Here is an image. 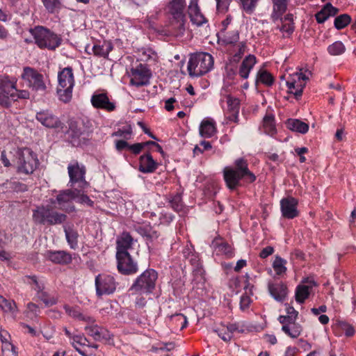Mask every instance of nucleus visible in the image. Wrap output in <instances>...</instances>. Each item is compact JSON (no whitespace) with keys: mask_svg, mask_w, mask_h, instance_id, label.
I'll use <instances>...</instances> for the list:
<instances>
[{"mask_svg":"<svg viewBox=\"0 0 356 356\" xmlns=\"http://www.w3.org/2000/svg\"><path fill=\"white\" fill-rule=\"evenodd\" d=\"M250 303H251V299H250V296H248V295L245 294L241 297L240 308L242 310H245V309L248 308Z\"/></svg>","mask_w":356,"mask_h":356,"instance_id":"680f3d73","label":"nucleus"},{"mask_svg":"<svg viewBox=\"0 0 356 356\" xmlns=\"http://www.w3.org/2000/svg\"><path fill=\"white\" fill-rule=\"evenodd\" d=\"M185 0H170L167 6L170 18V27L175 36H181L186 31V17L184 13Z\"/></svg>","mask_w":356,"mask_h":356,"instance_id":"f03ea898","label":"nucleus"},{"mask_svg":"<svg viewBox=\"0 0 356 356\" xmlns=\"http://www.w3.org/2000/svg\"><path fill=\"white\" fill-rule=\"evenodd\" d=\"M158 164L153 159L149 153H147L140 157L139 170L143 173L153 172L157 168Z\"/></svg>","mask_w":356,"mask_h":356,"instance_id":"a878e982","label":"nucleus"},{"mask_svg":"<svg viewBox=\"0 0 356 356\" xmlns=\"http://www.w3.org/2000/svg\"><path fill=\"white\" fill-rule=\"evenodd\" d=\"M47 258L55 264H68L72 261L71 255L65 251H51L49 250L46 253Z\"/></svg>","mask_w":356,"mask_h":356,"instance_id":"b1692460","label":"nucleus"},{"mask_svg":"<svg viewBox=\"0 0 356 356\" xmlns=\"http://www.w3.org/2000/svg\"><path fill=\"white\" fill-rule=\"evenodd\" d=\"M346 50L344 44L341 41H337L327 47V51L332 56L342 54Z\"/></svg>","mask_w":356,"mask_h":356,"instance_id":"a18cd8bd","label":"nucleus"},{"mask_svg":"<svg viewBox=\"0 0 356 356\" xmlns=\"http://www.w3.org/2000/svg\"><path fill=\"white\" fill-rule=\"evenodd\" d=\"M130 76V85L139 88L149 83L152 73L147 65L139 64L131 69Z\"/></svg>","mask_w":356,"mask_h":356,"instance_id":"ddd939ff","label":"nucleus"},{"mask_svg":"<svg viewBox=\"0 0 356 356\" xmlns=\"http://www.w3.org/2000/svg\"><path fill=\"white\" fill-rule=\"evenodd\" d=\"M27 279L30 280L29 282V284L33 285L32 289L36 292L44 289V284L39 282L35 275H29L26 277Z\"/></svg>","mask_w":356,"mask_h":356,"instance_id":"13d9d810","label":"nucleus"},{"mask_svg":"<svg viewBox=\"0 0 356 356\" xmlns=\"http://www.w3.org/2000/svg\"><path fill=\"white\" fill-rule=\"evenodd\" d=\"M133 238L128 232H123L117 239V252L116 254L122 253H129L128 250L133 245Z\"/></svg>","mask_w":356,"mask_h":356,"instance_id":"bb28decb","label":"nucleus"},{"mask_svg":"<svg viewBox=\"0 0 356 356\" xmlns=\"http://www.w3.org/2000/svg\"><path fill=\"white\" fill-rule=\"evenodd\" d=\"M87 343H88V340L83 334H74L71 339L72 346L82 356H87V355L84 351L81 350L79 346H86Z\"/></svg>","mask_w":356,"mask_h":356,"instance_id":"72a5a7b5","label":"nucleus"},{"mask_svg":"<svg viewBox=\"0 0 356 356\" xmlns=\"http://www.w3.org/2000/svg\"><path fill=\"white\" fill-rule=\"evenodd\" d=\"M351 22V17L348 14H342L337 16L334 19V27L337 30H341L348 25Z\"/></svg>","mask_w":356,"mask_h":356,"instance_id":"37998d69","label":"nucleus"},{"mask_svg":"<svg viewBox=\"0 0 356 356\" xmlns=\"http://www.w3.org/2000/svg\"><path fill=\"white\" fill-rule=\"evenodd\" d=\"M215 122L212 120H204L200 126V134L204 138H210L216 133Z\"/></svg>","mask_w":356,"mask_h":356,"instance_id":"2f4dec72","label":"nucleus"},{"mask_svg":"<svg viewBox=\"0 0 356 356\" xmlns=\"http://www.w3.org/2000/svg\"><path fill=\"white\" fill-rule=\"evenodd\" d=\"M113 47L109 43H104L102 45L95 44L92 47L95 55L102 57H107L109 52L112 50Z\"/></svg>","mask_w":356,"mask_h":356,"instance_id":"ea45409f","label":"nucleus"},{"mask_svg":"<svg viewBox=\"0 0 356 356\" xmlns=\"http://www.w3.org/2000/svg\"><path fill=\"white\" fill-rule=\"evenodd\" d=\"M338 11V8L334 7L330 3H327L315 15L316 19L318 23L322 24L330 16H334L337 15Z\"/></svg>","mask_w":356,"mask_h":356,"instance_id":"cd10ccee","label":"nucleus"},{"mask_svg":"<svg viewBox=\"0 0 356 356\" xmlns=\"http://www.w3.org/2000/svg\"><path fill=\"white\" fill-rule=\"evenodd\" d=\"M32 218L36 225H56L64 223L67 216L56 211L51 205H42L33 210Z\"/></svg>","mask_w":356,"mask_h":356,"instance_id":"20e7f679","label":"nucleus"},{"mask_svg":"<svg viewBox=\"0 0 356 356\" xmlns=\"http://www.w3.org/2000/svg\"><path fill=\"white\" fill-rule=\"evenodd\" d=\"M36 120L47 128L63 129L64 126L59 118L49 110L38 112L36 113Z\"/></svg>","mask_w":356,"mask_h":356,"instance_id":"f3484780","label":"nucleus"},{"mask_svg":"<svg viewBox=\"0 0 356 356\" xmlns=\"http://www.w3.org/2000/svg\"><path fill=\"white\" fill-rule=\"evenodd\" d=\"M67 170L71 186L77 184L79 188H85L88 186V183L85 179L86 170L83 165L75 161L68 165Z\"/></svg>","mask_w":356,"mask_h":356,"instance_id":"4468645a","label":"nucleus"},{"mask_svg":"<svg viewBox=\"0 0 356 356\" xmlns=\"http://www.w3.org/2000/svg\"><path fill=\"white\" fill-rule=\"evenodd\" d=\"M144 148V144L136 143L134 145H129V149L134 154H138L141 150Z\"/></svg>","mask_w":356,"mask_h":356,"instance_id":"338daca9","label":"nucleus"},{"mask_svg":"<svg viewBox=\"0 0 356 356\" xmlns=\"http://www.w3.org/2000/svg\"><path fill=\"white\" fill-rule=\"evenodd\" d=\"M137 232L143 237L151 241L156 239L159 237L157 231L154 229L151 226L145 225L139 226L137 228Z\"/></svg>","mask_w":356,"mask_h":356,"instance_id":"c9c22d12","label":"nucleus"},{"mask_svg":"<svg viewBox=\"0 0 356 356\" xmlns=\"http://www.w3.org/2000/svg\"><path fill=\"white\" fill-rule=\"evenodd\" d=\"M63 308L65 312L72 318L84 322H92V317L81 312V309L78 306L70 307L65 305Z\"/></svg>","mask_w":356,"mask_h":356,"instance_id":"c85d7f7f","label":"nucleus"},{"mask_svg":"<svg viewBox=\"0 0 356 356\" xmlns=\"http://www.w3.org/2000/svg\"><path fill=\"white\" fill-rule=\"evenodd\" d=\"M238 113L239 112H227V116L226 117V120L229 122H234L238 123Z\"/></svg>","mask_w":356,"mask_h":356,"instance_id":"774afa93","label":"nucleus"},{"mask_svg":"<svg viewBox=\"0 0 356 356\" xmlns=\"http://www.w3.org/2000/svg\"><path fill=\"white\" fill-rule=\"evenodd\" d=\"M286 261L280 256H276L273 263V268L277 275H282L286 271Z\"/></svg>","mask_w":356,"mask_h":356,"instance_id":"a19ab883","label":"nucleus"},{"mask_svg":"<svg viewBox=\"0 0 356 356\" xmlns=\"http://www.w3.org/2000/svg\"><path fill=\"white\" fill-rule=\"evenodd\" d=\"M42 2L49 13H53L60 6V0H42Z\"/></svg>","mask_w":356,"mask_h":356,"instance_id":"3c124183","label":"nucleus"},{"mask_svg":"<svg viewBox=\"0 0 356 356\" xmlns=\"http://www.w3.org/2000/svg\"><path fill=\"white\" fill-rule=\"evenodd\" d=\"M188 14L191 22L197 26H200L207 22V19L200 10L197 0H191L188 7Z\"/></svg>","mask_w":356,"mask_h":356,"instance_id":"6ab92c4d","label":"nucleus"},{"mask_svg":"<svg viewBox=\"0 0 356 356\" xmlns=\"http://www.w3.org/2000/svg\"><path fill=\"white\" fill-rule=\"evenodd\" d=\"M118 271L123 275H132L138 271V265L134 262L129 253L116 254Z\"/></svg>","mask_w":356,"mask_h":356,"instance_id":"dca6fc26","label":"nucleus"},{"mask_svg":"<svg viewBox=\"0 0 356 356\" xmlns=\"http://www.w3.org/2000/svg\"><path fill=\"white\" fill-rule=\"evenodd\" d=\"M58 86L57 94L59 99L64 103L69 102L72 97V90L74 86V79L72 69L70 67H65L58 74Z\"/></svg>","mask_w":356,"mask_h":356,"instance_id":"0eeeda50","label":"nucleus"},{"mask_svg":"<svg viewBox=\"0 0 356 356\" xmlns=\"http://www.w3.org/2000/svg\"><path fill=\"white\" fill-rule=\"evenodd\" d=\"M158 273L154 269L145 270L136 277L129 289L132 294L148 295L156 288Z\"/></svg>","mask_w":356,"mask_h":356,"instance_id":"39448f33","label":"nucleus"},{"mask_svg":"<svg viewBox=\"0 0 356 356\" xmlns=\"http://www.w3.org/2000/svg\"><path fill=\"white\" fill-rule=\"evenodd\" d=\"M213 66V58L211 54L198 52L191 55L187 68L191 76H200L209 72Z\"/></svg>","mask_w":356,"mask_h":356,"instance_id":"423d86ee","label":"nucleus"},{"mask_svg":"<svg viewBox=\"0 0 356 356\" xmlns=\"http://www.w3.org/2000/svg\"><path fill=\"white\" fill-rule=\"evenodd\" d=\"M231 0H216V7L218 12L225 13L229 8Z\"/></svg>","mask_w":356,"mask_h":356,"instance_id":"bf43d9fd","label":"nucleus"},{"mask_svg":"<svg viewBox=\"0 0 356 356\" xmlns=\"http://www.w3.org/2000/svg\"><path fill=\"white\" fill-rule=\"evenodd\" d=\"M298 202L293 197H287L280 201L282 216L288 219H293L299 215L297 209Z\"/></svg>","mask_w":356,"mask_h":356,"instance_id":"a211bd4d","label":"nucleus"},{"mask_svg":"<svg viewBox=\"0 0 356 356\" xmlns=\"http://www.w3.org/2000/svg\"><path fill=\"white\" fill-rule=\"evenodd\" d=\"M95 284L96 295L98 297L113 293L118 285V283L113 275L105 273L97 275Z\"/></svg>","mask_w":356,"mask_h":356,"instance_id":"1a4fd4ad","label":"nucleus"},{"mask_svg":"<svg viewBox=\"0 0 356 356\" xmlns=\"http://www.w3.org/2000/svg\"><path fill=\"white\" fill-rule=\"evenodd\" d=\"M223 177L227 188L232 191L242 186L241 181L252 183L255 175L248 169L245 159L240 158L234 161L233 166H227L223 170Z\"/></svg>","mask_w":356,"mask_h":356,"instance_id":"f257e3e1","label":"nucleus"},{"mask_svg":"<svg viewBox=\"0 0 356 356\" xmlns=\"http://www.w3.org/2000/svg\"><path fill=\"white\" fill-rule=\"evenodd\" d=\"M15 92V84L6 76L0 75V105L8 108L11 106L10 94Z\"/></svg>","mask_w":356,"mask_h":356,"instance_id":"2eb2a0df","label":"nucleus"},{"mask_svg":"<svg viewBox=\"0 0 356 356\" xmlns=\"http://www.w3.org/2000/svg\"><path fill=\"white\" fill-rule=\"evenodd\" d=\"M243 9L248 14H251L255 10L259 0H239Z\"/></svg>","mask_w":356,"mask_h":356,"instance_id":"8fccbe9b","label":"nucleus"},{"mask_svg":"<svg viewBox=\"0 0 356 356\" xmlns=\"http://www.w3.org/2000/svg\"><path fill=\"white\" fill-rule=\"evenodd\" d=\"M215 332L218 333V335L225 341H229L232 337V335L227 332L226 328H222V330H215Z\"/></svg>","mask_w":356,"mask_h":356,"instance_id":"e2e57ef3","label":"nucleus"},{"mask_svg":"<svg viewBox=\"0 0 356 356\" xmlns=\"http://www.w3.org/2000/svg\"><path fill=\"white\" fill-rule=\"evenodd\" d=\"M12 17V14L6 8H0V21L7 22Z\"/></svg>","mask_w":356,"mask_h":356,"instance_id":"0e129e2a","label":"nucleus"},{"mask_svg":"<svg viewBox=\"0 0 356 356\" xmlns=\"http://www.w3.org/2000/svg\"><path fill=\"white\" fill-rule=\"evenodd\" d=\"M0 307H2L6 312H13L16 308L15 303L13 301L6 300L0 295Z\"/></svg>","mask_w":356,"mask_h":356,"instance_id":"603ef678","label":"nucleus"},{"mask_svg":"<svg viewBox=\"0 0 356 356\" xmlns=\"http://www.w3.org/2000/svg\"><path fill=\"white\" fill-rule=\"evenodd\" d=\"M68 134L74 145H79L81 139L84 140L88 136L83 126L79 125L76 122L70 123Z\"/></svg>","mask_w":356,"mask_h":356,"instance_id":"412c9836","label":"nucleus"},{"mask_svg":"<svg viewBox=\"0 0 356 356\" xmlns=\"http://www.w3.org/2000/svg\"><path fill=\"white\" fill-rule=\"evenodd\" d=\"M36 297L42 300L47 307L52 306L56 303V299L50 296L44 289L37 291Z\"/></svg>","mask_w":356,"mask_h":356,"instance_id":"c03bdc74","label":"nucleus"},{"mask_svg":"<svg viewBox=\"0 0 356 356\" xmlns=\"http://www.w3.org/2000/svg\"><path fill=\"white\" fill-rule=\"evenodd\" d=\"M92 105L96 108L104 109L112 111L115 109L114 103L110 102L107 95L104 93L94 94L91 97Z\"/></svg>","mask_w":356,"mask_h":356,"instance_id":"4be33fe9","label":"nucleus"},{"mask_svg":"<svg viewBox=\"0 0 356 356\" xmlns=\"http://www.w3.org/2000/svg\"><path fill=\"white\" fill-rule=\"evenodd\" d=\"M221 34H223L222 40L225 44H235L238 41L239 33L238 31H233L225 33L224 30H222Z\"/></svg>","mask_w":356,"mask_h":356,"instance_id":"49530a36","label":"nucleus"},{"mask_svg":"<svg viewBox=\"0 0 356 356\" xmlns=\"http://www.w3.org/2000/svg\"><path fill=\"white\" fill-rule=\"evenodd\" d=\"M10 100H11L12 103L18 99H28L29 97V92L27 90H18L15 88V92H12L10 94Z\"/></svg>","mask_w":356,"mask_h":356,"instance_id":"864d4df0","label":"nucleus"},{"mask_svg":"<svg viewBox=\"0 0 356 356\" xmlns=\"http://www.w3.org/2000/svg\"><path fill=\"white\" fill-rule=\"evenodd\" d=\"M170 204L171 207L176 211H180L183 209L181 197L179 194H177L172 197L170 200Z\"/></svg>","mask_w":356,"mask_h":356,"instance_id":"5fc2aeb1","label":"nucleus"},{"mask_svg":"<svg viewBox=\"0 0 356 356\" xmlns=\"http://www.w3.org/2000/svg\"><path fill=\"white\" fill-rule=\"evenodd\" d=\"M132 134V128L130 125L123 127L122 129H119L117 131H115L113 135L118 137H122L127 140L131 138V135Z\"/></svg>","mask_w":356,"mask_h":356,"instance_id":"4d7b16f0","label":"nucleus"},{"mask_svg":"<svg viewBox=\"0 0 356 356\" xmlns=\"http://www.w3.org/2000/svg\"><path fill=\"white\" fill-rule=\"evenodd\" d=\"M227 112H239L240 102L239 99L232 97L231 95L227 96Z\"/></svg>","mask_w":356,"mask_h":356,"instance_id":"09e8293b","label":"nucleus"},{"mask_svg":"<svg viewBox=\"0 0 356 356\" xmlns=\"http://www.w3.org/2000/svg\"><path fill=\"white\" fill-rule=\"evenodd\" d=\"M286 124L289 129L302 134H306L309 130L308 124L298 119H289Z\"/></svg>","mask_w":356,"mask_h":356,"instance_id":"7c9ffc66","label":"nucleus"},{"mask_svg":"<svg viewBox=\"0 0 356 356\" xmlns=\"http://www.w3.org/2000/svg\"><path fill=\"white\" fill-rule=\"evenodd\" d=\"M245 43L240 42L238 45V51L233 56V60L234 62H238L241 56L243 55L245 50Z\"/></svg>","mask_w":356,"mask_h":356,"instance_id":"052dcab7","label":"nucleus"},{"mask_svg":"<svg viewBox=\"0 0 356 356\" xmlns=\"http://www.w3.org/2000/svg\"><path fill=\"white\" fill-rule=\"evenodd\" d=\"M64 232L69 245L75 250L78 246V232L71 227H64Z\"/></svg>","mask_w":356,"mask_h":356,"instance_id":"f704fd0d","label":"nucleus"},{"mask_svg":"<svg viewBox=\"0 0 356 356\" xmlns=\"http://www.w3.org/2000/svg\"><path fill=\"white\" fill-rule=\"evenodd\" d=\"M256 63V57L250 54L243 60L240 67L238 74L241 77L248 79L250 70L253 68Z\"/></svg>","mask_w":356,"mask_h":356,"instance_id":"c756f323","label":"nucleus"},{"mask_svg":"<svg viewBox=\"0 0 356 356\" xmlns=\"http://www.w3.org/2000/svg\"><path fill=\"white\" fill-rule=\"evenodd\" d=\"M309 295V287L306 285H299L296 291V300L300 303L304 302V301L308 298Z\"/></svg>","mask_w":356,"mask_h":356,"instance_id":"79ce46f5","label":"nucleus"},{"mask_svg":"<svg viewBox=\"0 0 356 356\" xmlns=\"http://www.w3.org/2000/svg\"><path fill=\"white\" fill-rule=\"evenodd\" d=\"M13 156V161L18 173L31 175L39 164L36 154L27 147L14 149Z\"/></svg>","mask_w":356,"mask_h":356,"instance_id":"7ed1b4c3","label":"nucleus"},{"mask_svg":"<svg viewBox=\"0 0 356 356\" xmlns=\"http://www.w3.org/2000/svg\"><path fill=\"white\" fill-rule=\"evenodd\" d=\"M282 331L291 338L296 339L301 334L302 327L300 324L297 323L291 324L289 326H282Z\"/></svg>","mask_w":356,"mask_h":356,"instance_id":"e433bc0d","label":"nucleus"},{"mask_svg":"<svg viewBox=\"0 0 356 356\" xmlns=\"http://www.w3.org/2000/svg\"><path fill=\"white\" fill-rule=\"evenodd\" d=\"M264 131L268 135H273L276 132L275 118L272 114H267L263 120Z\"/></svg>","mask_w":356,"mask_h":356,"instance_id":"4c0bfd02","label":"nucleus"},{"mask_svg":"<svg viewBox=\"0 0 356 356\" xmlns=\"http://www.w3.org/2000/svg\"><path fill=\"white\" fill-rule=\"evenodd\" d=\"M256 81L267 86H270L274 83V78L270 72L264 70H260L257 72Z\"/></svg>","mask_w":356,"mask_h":356,"instance_id":"58836bf2","label":"nucleus"},{"mask_svg":"<svg viewBox=\"0 0 356 356\" xmlns=\"http://www.w3.org/2000/svg\"><path fill=\"white\" fill-rule=\"evenodd\" d=\"M268 289L270 295L277 301H284L287 296V287L282 282L269 283Z\"/></svg>","mask_w":356,"mask_h":356,"instance_id":"5701e85b","label":"nucleus"},{"mask_svg":"<svg viewBox=\"0 0 356 356\" xmlns=\"http://www.w3.org/2000/svg\"><path fill=\"white\" fill-rule=\"evenodd\" d=\"M77 193L74 189H66L60 191L56 199H50L51 204H58L59 209L65 212L70 213L75 211V207L72 203L76 200Z\"/></svg>","mask_w":356,"mask_h":356,"instance_id":"9d476101","label":"nucleus"},{"mask_svg":"<svg viewBox=\"0 0 356 356\" xmlns=\"http://www.w3.org/2000/svg\"><path fill=\"white\" fill-rule=\"evenodd\" d=\"M141 60L143 61L155 60L156 54L151 49H143L141 50Z\"/></svg>","mask_w":356,"mask_h":356,"instance_id":"6e6d98bb","label":"nucleus"},{"mask_svg":"<svg viewBox=\"0 0 356 356\" xmlns=\"http://www.w3.org/2000/svg\"><path fill=\"white\" fill-rule=\"evenodd\" d=\"M35 42L40 48L54 50L60 46L61 38L50 30L42 26H37L31 30Z\"/></svg>","mask_w":356,"mask_h":356,"instance_id":"6e6552de","label":"nucleus"},{"mask_svg":"<svg viewBox=\"0 0 356 356\" xmlns=\"http://www.w3.org/2000/svg\"><path fill=\"white\" fill-rule=\"evenodd\" d=\"M22 78L27 82L28 86L33 90L44 92L46 90V85L44 81V76L36 70L25 67L22 74Z\"/></svg>","mask_w":356,"mask_h":356,"instance_id":"f8f14e48","label":"nucleus"},{"mask_svg":"<svg viewBox=\"0 0 356 356\" xmlns=\"http://www.w3.org/2000/svg\"><path fill=\"white\" fill-rule=\"evenodd\" d=\"M311 75V72L308 70H306L304 73L296 72L292 74L290 79L286 81L289 92L293 94L296 99L300 97L302 95L303 88L305 87V81L308 80Z\"/></svg>","mask_w":356,"mask_h":356,"instance_id":"9b49d317","label":"nucleus"},{"mask_svg":"<svg viewBox=\"0 0 356 356\" xmlns=\"http://www.w3.org/2000/svg\"><path fill=\"white\" fill-rule=\"evenodd\" d=\"M95 319L92 317V322H86L84 330L87 334L91 337L95 341H101L106 339L108 337V332L104 327L99 326L95 323Z\"/></svg>","mask_w":356,"mask_h":356,"instance_id":"aec40b11","label":"nucleus"},{"mask_svg":"<svg viewBox=\"0 0 356 356\" xmlns=\"http://www.w3.org/2000/svg\"><path fill=\"white\" fill-rule=\"evenodd\" d=\"M211 245L217 254H224L227 258H231L234 256V250L231 245L220 238H214Z\"/></svg>","mask_w":356,"mask_h":356,"instance_id":"393cba45","label":"nucleus"},{"mask_svg":"<svg viewBox=\"0 0 356 356\" xmlns=\"http://www.w3.org/2000/svg\"><path fill=\"white\" fill-rule=\"evenodd\" d=\"M83 188H75L76 192L77 193L76 195V201L81 204H86L90 207L93 206V201L90 199V197L83 193L82 191Z\"/></svg>","mask_w":356,"mask_h":356,"instance_id":"de8ad7c7","label":"nucleus"},{"mask_svg":"<svg viewBox=\"0 0 356 356\" xmlns=\"http://www.w3.org/2000/svg\"><path fill=\"white\" fill-rule=\"evenodd\" d=\"M273 3V11L271 15L273 20L278 19L285 13L287 8L286 0H272Z\"/></svg>","mask_w":356,"mask_h":356,"instance_id":"473e14b6","label":"nucleus"},{"mask_svg":"<svg viewBox=\"0 0 356 356\" xmlns=\"http://www.w3.org/2000/svg\"><path fill=\"white\" fill-rule=\"evenodd\" d=\"M274 252V248L271 246H267L264 248L259 253V257L262 259H265L268 256L271 255Z\"/></svg>","mask_w":356,"mask_h":356,"instance_id":"69168bd1","label":"nucleus"}]
</instances>
